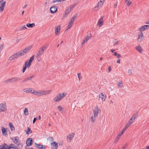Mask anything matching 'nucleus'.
I'll use <instances>...</instances> for the list:
<instances>
[{
    "mask_svg": "<svg viewBox=\"0 0 149 149\" xmlns=\"http://www.w3.org/2000/svg\"><path fill=\"white\" fill-rule=\"evenodd\" d=\"M67 95L66 92L59 93L54 98L53 100L55 102H59L64 98Z\"/></svg>",
    "mask_w": 149,
    "mask_h": 149,
    "instance_id": "f257e3e1",
    "label": "nucleus"
},
{
    "mask_svg": "<svg viewBox=\"0 0 149 149\" xmlns=\"http://www.w3.org/2000/svg\"><path fill=\"white\" fill-rule=\"evenodd\" d=\"M31 46L26 47L23 49L17 52L19 57L25 55L32 48Z\"/></svg>",
    "mask_w": 149,
    "mask_h": 149,
    "instance_id": "f03ea898",
    "label": "nucleus"
},
{
    "mask_svg": "<svg viewBox=\"0 0 149 149\" xmlns=\"http://www.w3.org/2000/svg\"><path fill=\"white\" fill-rule=\"evenodd\" d=\"M7 111V106L5 102L0 103V113Z\"/></svg>",
    "mask_w": 149,
    "mask_h": 149,
    "instance_id": "7ed1b4c3",
    "label": "nucleus"
},
{
    "mask_svg": "<svg viewBox=\"0 0 149 149\" xmlns=\"http://www.w3.org/2000/svg\"><path fill=\"white\" fill-rule=\"evenodd\" d=\"M76 17V16H73L70 19V21L68 22V25L66 27V30H68L71 28L73 25L74 21Z\"/></svg>",
    "mask_w": 149,
    "mask_h": 149,
    "instance_id": "20e7f679",
    "label": "nucleus"
},
{
    "mask_svg": "<svg viewBox=\"0 0 149 149\" xmlns=\"http://www.w3.org/2000/svg\"><path fill=\"white\" fill-rule=\"evenodd\" d=\"M93 115L94 116L97 117L98 113L101 112V110L99 109L97 106H96L93 109Z\"/></svg>",
    "mask_w": 149,
    "mask_h": 149,
    "instance_id": "39448f33",
    "label": "nucleus"
},
{
    "mask_svg": "<svg viewBox=\"0 0 149 149\" xmlns=\"http://www.w3.org/2000/svg\"><path fill=\"white\" fill-rule=\"evenodd\" d=\"M93 115L94 116L97 117L98 113L101 112V110L99 109L97 106H96L93 109Z\"/></svg>",
    "mask_w": 149,
    "mask_h": 149,
    "instance_id": "423d86ee",
    "label": "nucleus"
},
{
    "mask_svg": "<svg viewBox=\"0 0 149 149\" xmlns=\"http://www.w3.org/2000/svg\"><path fill=\"white\" fill-rule=\"evenodd\" d=\"M47 48V46L46 45H43L40 48L38 51L37 53V56H41Z\"/></svg>",
    "mask_w": 149,
    "mask_h": 149,
    "instance_id": "0eeeda50",
    "label": "nucleus"
},
{
    "mask_svg": "<svg viewBox=\"0 0 149 149\" xmlns=\"http://www.w3.org/2000/svg\"><path fill=\"white\" fill-rule=\"evenodd\" d=\"M6 2L4 0H0V13H2L3 11L6 6Z\"/></svg>",
    "mask_w": 149,
    "mask_h": 149,
    "instance_id": "6e6552de",
    "label": "nucleus"
},
{
    "mask_svg": "<svg viewBox=\"0 0 149 149\" xmlns=\"http://www.w3.org/2000/svg\"><path fill=\"white\" fill-rule=\"evenodd\" d=\"M75 134L74 132H71L66 136V140L68 142H70L74 137Z\"/></svg>",
    "mask_w": 149,
    "mask_h": 149,
    "instance_id": "1a4fd4ad",
    "label": "nucleus"
},
{
    "mask_svg": "<svg viewBox=\"0 0 149 149\" xmlns=\"http://www.w3.org/2000/svg\"><path fill=\"white\" fill-rule=\"evenodd\" d=\"M99 97L102 101H104L107 97V96L104 92L101 93L99 95Z\"/></svg>",
    "mask_w": 149,
    "mask_h": 149,
    "instance_id": "9d476101",
    "label": "nucleus"
},
{
    "mask_svg": "<svg viewBox=\"0 0 149 149\" xmlns=\"http://www.w3.org/2000/svg\"><path fill=\"white\" fill-rule=\"evenodd\" d=\"M104 3L103 1H102L101 0H100V1L98 2L97 5L95 6L94 8L95 10H98L99 9V8Z\"/></svg>",
    "mask_w": 149,
    "mask_h": 149,
    "instance_id": "9b49d317",
    "label": "nucleus"
},
{
    "mask_svg": "<svg viewBox=\"0 0 149 149\" xmlns=\"http://www.w3.org/2000/svg\"><path fill=\"white\" fill-rule=\"evenodd\" d=\"M103 17H101L97 22V25L99 27H101L103 24Z\"/></svg>",
    "mask_w": 149,
    "mask_h": 149,
    "instance_id": "f8f14e48",
    "label": "nucleus"
},
{
    "mask_svg": "<svg viewBox=\"0 0 149 149\" xmlns=\"http://www.w3.org/2000/svg\"><path fill=\"white\" fill-rule=\"evenodd\" d=\"M51 149H57L58 148V144L56 142H54L51 143Z\"/></svg>",
    "mask_w": 149,
    "mask_h": 149,
    "instance_id": "ddd939ff",
    "label": "nucleus"
},
{
    "mask_svg": "<svg viewBox=\"0 0 149 149\" xmlns=\"http://www.w3.org/2000/svg\"><path fill=\"white\" fill-rule=\"evenodd\" d=\"M11 139L15 144H17L19 142V138L18 136L13 137Z\"/></svg>",
    "mask_w": 149,
    "mask_h": 149,
    "instance_id": "4468645a",
    "label": "nucleus"
},
{
    "mask_svg": "<svg viewBox=\"0 0 149 149\" xmlns=\"http://www.w3.org/2000/svg\"><path fill=\"white\" fill-rule=\"evenodd\" d=\"M149 28V25H144L139 28V31H143Z\"/></svg>",
    "mask_w": 149,
    "mask_h": 149,
    "instance_id": "2eb2a0df",
    "label": "nucleus"
},
{
    "mask_svg": "<svg viewBox=\"0 0 149 149\" xmlns=\"http://www.w3.org/2000/svg\"><path fill=\"white\" fill-rule=\"evenodd\" d=\"M19 57L18 56V54L17 53H16L14 54L13 55L11 56L9 58V60L10 61H11L15 58H17Z\"/></svg>",
    "mask_w": 149,
    "mask_h": 149,
    "instance_id": "dca6fc26",
    "label": "nucleus"
},
{
    "mask_svg": "<svg viewBox=\"0 0 149 149\" xmlns=\"http://www.w3.org/2000/svg\"><path fill=\"white\" fill-rule=\"evenodd\" d=\"M35 144L36 147L39 149H45L46 148V146L45 145H40L36 143H35Z\"/></svg>",
    "mask_w": 149,
    "mask_h": 149,
    "instance_id": "f3484780",
    "label": "nucleus"
},
{
    "mask_svg": "<svg viewBox=\"0 0 149 149\" xmlns=\"http://www.w3.org/2000/svg\"><path fill=\"white\" fill-rule=\"evenodd\" d=\"M50 10L52 13H54L56 12L57 8L56 6H53L51 7Z\"/></svg>",
    "mask_w": 149,
    "mask_h": 149,
    "instance_id": "a211bd4d",
    "label": "nucleus"
},
{
    "mask_svg": "<svg viewBox=\"0 0 149 149\" xmlns=\"http://www.w3.org/2000/svg\"><path fill=\"white\" fill-rule=\"evenodd\" d=\"M61 27L60 26H56L55 28V35H58L59 33Z\"/></svg>",
    "mask_w": 149,
    "mask_h": 149,
    "instance_id": "6ab92c4d",
    "label": "nucleus"
},
{
    "mask_svg": "<svg viewBox=\"0 0 149 149\" xmlns=\"http://www.w3.org/2000/svg\"><path fill=\"white\" fill-rule=\"evenodd\" d=\"M32 139L31 138H28L26 141V144L28 146H30L31 145Z\"/></svg>",
    "mask_w": 149,
    "mask_h": 149,
    "instance_id": "aec40b11",
    "label": "nucleus"
},
{
    "mask_svg": "<svg viewBox=\"0 0 149 149\" xmlns=\"http://www.w3.org/2000/svg\"><path fill=\"white\" fill-rule=\"evenodd\" d=\"M34 95L38 96H41L42 95V90H39L35 91Z\"/></svg>",
    "mask_w": 149,
    "mask_h": 149,
    "instance_id": "412c9836",
    "label": "nucleus"
},
{
    "mask_svg": "<svg viewBox=\"0 0 149 149\" xmlns=\"http://www.w3.org/2000/svg\"><path fill=\"white\" fill-rule=\"evenodd\" d=\"M51 91V90H42V95L49 94Z\"/></svg>",
    "mask_w": 149,
    "mask_h": 149,
    "instance_id": "4be33fe9",
    "label": "nucleus"
},
{
    "mask_svg": "<svg viewBox=\"0 0 149 149\" xmlns=\"http://www.w3.org/2000/svg\"><path fill=\"white\" fill-rule=\"evenodd\" d=\"M135 49L139 53H141L143 51L142 48L140 45L136 46Z\"/></svg>",
    "mask_w": 149,
    "mask_h": 149,
    "instance_id": "5701e85b",
    "label": "nucleus"
},
{
    "mask_svg": "<svg viewBox=\"0 0 149 149\" xmlns=\"http://www.w3.org/2000/svg\"><path fill=\"white\" fill-rule=\"evenodd\" d=\"M143 36V33L142 32L140 33L138 36V41H141L142 40Z\"/></svg>",
    "mask_w": 149,
    "mask_h": 149,
    "instance_id": "b1692460",
    "label": "nucleus"
},
{
    "mask_svg": "<svg viewBox=\"0 0 149 149\" xmlns=\"http://www.w3.org/2000/svg\"><path fill=\"white\" fill-rule=\"evenodd\" d=\"M96 117L95 116H94L93 115L90 118V120L92 123H94L96 120Z\"/></svg>",
    "mask_w": 149,
    "mask_h": 149,
    "instance_id": "393cba45",
    "label": "nucleus"
},
{
    "mask_svg": "<svg viewBox=\"0 0 149 149\" xmlns=\"http://www.w3.org/2000/svg\"><path fill=\"white\" fill-rule=\"evenodd\" d=\"M16 148L17 146L15 144H11L8 147V149H10L11 148L16 149Z\"/></svg>",
    "mask_w": 149,
    "mask_h": 149,
    "instance_id": "a878e982",
    "label": "nucleus"
},
{
    "mask_svg": "<svg viewBox=\"0 0 149 149\" xmlns=\"http://www.w3.org/2000/svg\"><path fill=\"white\" fill-rule=\"evenodd\" d=\"M57 108L59 111L62 113H64L65 111V109L63 108L61 106H57Z\"/></svg>",
    "mask_w": 149,
    "mask_h": 149,
    "instance_id": "bb28decb",
    "label": "nucleus"
},
{
    "mask_svg": "<svg viewBox=\"0 0 149 149\" xmlns=\"http://www.w3.org/2000/svg\"><path fill=\"white\" fill-rule=\"evenodd\" d=\"M25 132H26V134L29 135L32 133V130L29 127H27V130H25Z\"/></svg>",
    "mask_w": 149,
    "mask_h": 149,
    "instance_id": "cd10ccee",
    "label": "nucleus"
},
{
    "mask_svg": "<svg viewBox=\"0 0 149 149\" xmlns=\"http://www.w3.org/2000/svg\"><path fill=\"white\" fill-rule=\"evenodd\" d=\"M31 65V64L28 61H26L24 63V65L27 68H29Z\"/></svg>",
    "mask_w": 149,
    "mask_h": 149,
    "instance_id": "c85d7f7f",
    "label": "nucleus"
},
{
    "mask_svg": "<svg viewBox=\"0 0 149 149\" xmlns=\"http://www.w3.org/2000/svg\"><path fill=\"white\" fill-rule=\"evenodd\" d=\"M8 147L7 145L5 143L0 146V149H6Z\"/></svg>",
    "mask_w": 149,
    "mask_h": 149,
    "instance_id": "c756f323",
    "label": "nucleus"
},
{
    "mask_svg": "<svg viewBox=\"0 0 149 149\" xmlns=\"http://www.w3.org/2000/svg\"><path fill=\"white\" fill-rule=\"evenodd\" d=\"M26 26L28 28H31L35 26V24L34 23H27L26 24Z\"/></svg>",
    "mask_w": 149,
    "mask_h": 149,
    "instance_id": "7c9ffc66",
    "label": "nucleus"
},
{
    "mask_svg": "<svg viewBox=\"0 0 149 149\" xmlns=\"http://www.w3.org/2000/svg\"><path fill=\"white\" fill-rule=\"evenodd\" d=\"M2 133L3 135H4L5 136H6V135H7V134L6 132V129L5 128H4V127H2Z\"/></svg>",
    "mask_w": 149,
    "mask_h": 149,
    "instance_id": "2f4dec72",
    "label": "nucleus"
},
{
    "mask_svg": "<svg viewBox=\"0 0 149 149\" xmlns=\"http://www.w3.org/2000/svg\"><path fill=\"white\" fill-rule=\"evenodd\" d=\"M125 1L126 5L128 6L130 5L132 3L130 0H125Z\"/></svg>",
    "mask_w": 149,
    "mask_h": 149,
    "instance_id": "473e14b6",
    "label": "nucleus"
},
{
    "mask_svg": "<svg viewBox=\"0 0 149 149\" xmlns=\"http://www.w3.org/2000/svg\"><path fill=\"white\" fill-rule=\"evenodd\" d=\"M29 93H31L33 94L34 95V93H35V91L34 89L32 88H29Z\"/></svg>",
    "mask_w": 149,
    "mask_h": 149,
    "instance_id": "72a5a7b5",
    "label": "nucleus"
},
{
    "mask_svg": "<svg viewBox=\"0 0 149 149\" xmlns=\"http://www.w3.org/2000/svg\"><path fill=\"white\" fill-rule=\"evenodd\" d=\"M123 84L122 81H119L118 84V88H121L123 86Z\"/></svg>",
    "mask_w": 149,
    "mask_h": 149,
    "instance_id": "f704fd0d",
    "label": "nucleus"
},
{
    "mask_svg": "<svg viewBox=\"0 0 149 149\" xmlns=\"http://www.w3.org/2000/svg\"><path fill=\"white\" fill-rule=\"evenodd\" d=\"M34 55H33L30 58L28 62H29L31 64L32 62L34 60Z\"/></svg>",
    "mask_w": 149,
    "mask_h": 149,
    "instance_id": "c9c22d12",
    "label": "nucleus"
},
{
    "mask_svg": "<svg viewBox=\"0 0 149 149\" xmlns=\"http://www.w3.org/2000/svg\"><path fill=\"white\" fill-rule=\"evenodd\" d=\"M9 126L12 131H13L15 130V128L11 123H9Z\"/></svg>",
    "mask_w": 149,
    "mask_h": 149,
    "instance_id": "e433bc0d",
    "label": "nucleus"
},
{
    "mask_svg": "<svg viewBox=\"0 0 149 149\" xmlns=\"http://www.w3.org/2000/svg\"><path fill=\"white\" fill-rule=\"evenodd\" d=\"M24 114L26 115H27L29 114V112L28 108H25L24 110Z\"/></svg>",
    "mask_w": 149,
    "mask_h": 149,
    "instance_id": "4c0bfd02",
    "label": "nucleus"
},
{
    "mask_svg": "<svg viewBox=\"0 0 149 149\" xmlns=\"http://www.w3.org/2000/svg\"><path fill=\"white\" fill-rule=\"evenodd\" d=\"M19 80V79L18 77H13L12 78L13 82H15L18 81Z\"/></svg>",
    "mask_w": 149,
    "mask_h": 149,
    "instance_id": "58836bf2",
    "label": "nucleus"
},
{
    "mask_svg": "<svg viewBox=\"0 0 149 149\" xmlns=\"http://www.w3.org/2000/svg\"><path fill=\"white\" fill-rule=\"evenodd\" d=\"M78 77L79 79V81H80L82 79V77L81 75V74L80 73H77Z\"/></svg>",
    "mask_w": 149,
    "mask_h": 149,
    "instance_id": "ea45409f",
    "label": "nucleus"
},
{
    "mask_svg": "<svg viewBox=\"0 0 149 149\" xmlns=\"http://www.w3.org/2000/svg\"><path fill=\"white\" fill-rule=\"evenodd\" d=\"M91 37L92 35L91 33H90L89 34L87 35L85 37V38H86L87 40H88L91 38Z\"/></svg>",
    "mask_w": 149,
    "mask_h": 149,
    "instance_id": "a19ab883",
    "label": "nucleus"
},
{
    "mask_svg": "<svg viewBox=\"0 0 149 149\" xmlns=\"http://www.w3.org/2000/svg\"><path fill=\"white\" fill-rule=\"evenodd\" d=\"M22 147V143H19L17 145V147L16 149H21Z\"/></svg>",
    "mask_w": 149,
    "mask_h": 149,
    "instance_id": "79ce46f5",
    "label": "nucleus"
},
{
    "mask_svg": "<svg viewBox=\"0 0 149 149\" xmlns=\"http://www.w3.org/2000/svg\"><path fill=\"white\" fill-rule=\"evenodd\" d=\"M113 54L114 56H116L118 58H120L121 57V56L120 54L117 53L116 52H115Z\"/></svg>",
    "mask_w": 149,
    "mask_h": 149,
    "instance_id": "37998d69",
    "label": "nucleus"
},
{
    "mask_svg": "<svg viewBox=\"0 0 149 149\" xmlns=\"http://www.w3.org/2000/svg\"><path fill=\"white\" fill-rule=\"evenodd\" d=\"M5 83H10L11 82H13L12 81V78L8 79L5 81Z\"/></svg>",
    "mask_w": 149,
    "mask_h": 149,
    "instance_id": "c03bdc74",
    "label": "nucleus"
},
{
    "mask_svg": "<svg viewBox=\"0 0 149 149\" xmlns=\"http://www.w3.org/2000/svg\"><path fill=\"white\" fill-rule=\"evenodd\" d=\"M65 0H54L53 1L52 3H55L57 2H61L62 1H64Z\"/></svg>",
    "mask_w": 149,
    "mask_h": 149,
    "instance_id": "a18cd8bd",
    "label": "nucleus"
},
{
    "mask_svg": "<svg viewBox=\"0 0 149 149\" xmlns=\"http://www.w3.org/2000/svg\"><path fill=\"white\" fill-rule=\"evenodd\" d=\"M132 123V122L129 120L128 122L125 125L127 127H128Z\"/></svg>",
    "mask_w": 149,
    "mask_h": 149,
    "instance_id": "49530a36",
    "label": "nucleus"
},
{
    "mask_svg": "<svg viewBox=\"0 0 149 149\" xmlns=\"http://www.w3.org/2000/svg\"><path fill=\"white\" fill-rule=\"evenodd\" d=\"M29 88H25L23 89V91L24 92H25L27 93H29Z\"/></svg>",
    "mask_w": 149,
    "mask_h": 149,
    "instance_id": "de8ad7c7",
    "label": "nucleus"
},
{
    "mask_svg": "<svg viewBox=\"0 0 149 149\" xmlns=\"http://www.w3.org/2000/svg\"><path fill=\"white\" fill-rule=\"evenodd\" d=\"M135 118V117L134 116H132L129 120L133 123L134 121Z\"/></svg>",
    "mask_w": 149,
    "mask_h": 149,
    "instance_id": "09e8293b",
    "label": "nucleus"
},
{
    "mask_svg": "<svg viewBox=\"0 0 149 149\" xmlns=\"http://www.w3.org/2000/svg\"><path fill=\"white\" fill-rule=\"evenodd\" d=\"M88 40H87L85 38L84 39L82 42L81 43V45H83L84 44L86 43Z\"/></svg>",
    "mask_w": 149,
    "mask_h": 149,
    "instance_id": "8fccbe9b",
    "label": "nucleus"
},
{
    "mask_svg": "<svg viewBox=\"0 0 149 149\" xmlns=\"http://www.w3.org/2000/svg\"><path fill=\"white\" fill-rule=\"evenodd\" d=\"M120 138L119 137H118L117 136L116 138L115 139L114 141V143H116L119 140Z\"/></svg>",
    "mask_w": 149,
    "mask_h": 149,
    "instance_id": "3c124183",
    "label": "nucleus"
},
{
    "mask_svg": "<svg viewBox=\"0 0 149 149\" xmlns=\"http://www.w3.org/2000/svg\"><path fill=\"white\" fill-rule=\"evenodd\" d=\"M70 9L68 8L65 10L64 13L67 15H68V14L70 13Z\"/></svg>",
    "mask_w": 149,
    "mask_h": 149,
    "instance_id": "603ef678",
    "label": "nucleus"
},
{
    "mask_svg": "<svg viewBox=\"0 0 149 149\" xmlns=\"http://www.w3.org/2000/svg\"><path fill=\"white\" fill-rule=\"evenodd\" d=\"M128 73L129 75L131 76L132 74V71L130 69L128 70Z\"/></svg>",
    "mask_w": 149,
    "mask_h": 149,
    "instance_id": "864d4df0",
    "label": "nucleus"
},
{
    "mask_svg": "<svg viewBox=\"0 0 149 149\" xmlns=\"http://www.w3.org/2000/svg\"><path fill=\"white\" fill-rule=\"evenodd\" d=\"M68 15L64 13L63 15V16L61 19L62 20H63L65 19V18L67 17Z\"/></svg>",
    "mask_w": 149,
    "mask_h": 149,
    "instance_id": "5fc2aeb1",
    "label": "nucleus"
},
{
    "mask_svg": "<svg viewBox=\"0 0 149 149\" xmlns=\"http://www.w3.org/2000/svg\"><path fill=\"white\" fill-rule=\"evenodd\" d=\"M27 68L24 65L22 70L23 73H24V72Z\"/></svg>",
    "mask_w": 149,
    "mask_h": 149,
    "instance_id": "6e6d98bb",
    "label": "nucleus"
},
{
    "mask_svg": "<svg viewBox=\"0 0 149 149\" xmlns=\"http://www.w3.org/2000/svg\"><path fill=\"white\" fill-rule=\"evenodd\" d=\"M4 44H2L0 45V50H2L3 48Z\"/></svg>",
    "mask_w": 149,
    "mask_h": 149,
    "instance_id": "4d7b16f0",
    "label": "nucleus"
},
{
    "mask_svg": "<svg viewBox=\"0 0 149 149\" xmlns=\"http://www.w3.org/2000/svg\"><path fill=\"white\" fill-rule=\"evenodd\" d=\"M33 77L34 76L33 75L28 77L27 78L28 80H31Z\"/></svg>",
    "mask_w": 149,
    "mask_h": 149,
    "instance_id": "13d9d810",
    "label": "nucleus"
},
{
    "mask_svg": "<svg viewBox=\"0 0 149 149\" xmlns=\"http://www.w3.org/2000/svg\"><path fill=\"white\" fill-rule=\"evenodd\" d=\"M21 29L22 30H24L27 29V28L24 25L22 27Z\"/></svg>",
    "mask_w": 149,
    "mask_h": 149,
    "instance_id": "bf43d9fd",
    "label": "nucleus"
},
{
    "mask_svg": "<svg viewBox=\"0 0 149 149\" xmlns=\"http://www.w3.org/2000/svg\"><path fill=\"white\" fill-rule=\"evenodd\" d=\"M28 81V79L27 78L24 79L22 81V83Z\"/></svg>",
    "mask_w": 149,
    "mask_h": 149,
    "instance_id": "052dcab7",
    "label": "nucleus"
},
{
    "mask_svg": "<svg viewBox=\"0 0 149 149\" xmlns=\"http://www.w3.org/2000/svg\"><path fill=\"white\" fill-rule=\"evenodd\" d=\"M63 141H60L59 142L58 144L59 146H62L63 145Z\"/></svg>",
    "mask_w": 149,
    "mask_h": 149,
    "instance_id": "680f3d73",
    "label": "nucleus"
},
{
    "mask_svg": "<svg viewBox=\"0 0 149 149\" xmlns=\"http://www.w3.org/2000/svg\"><path fill=\"white\" fill-rule=\"evenodd\" d=\"M123 134L121 133L120 132H119L118 135L117 136L120 138L121 136Z\"/></svg>",
    "mask_w": 149,
    "mask_h": 149,
    "instance_id": "e2e57ef3",
    "label": "nucleus"
},
{
    "mask_svg": "<svg viewBox=\"0 0 149 149\" xmlns=\"http://www.w3.org/2000/svg\"><path fill=\"white\" fill-rule=\"evenodd\" d=\"M128 128V127H127V126H125V127L123 128V130L125 132V130H126Z\"/></svg>",
    "mask_w": 149,
    "mask_h": 149,
    "instance_id": "0e129e2a",
    "label": "nucleus"
},
{
    "mask_svg": "<svg viewBox=\"0 0 149 149\" xmlns=\"http://www.w3.org/2000/svg\"><path fill=\"white\" fill-rule=\"evenodd\" d=\"M108 69V72H110L111 70V67L110 66L109 67Z\"/></svg>",
    "mask_w": 149,
    "mask_h": 149,
    "instance_id": "69168bd1",
    "label": "nucleus"
},
{
    "mask_svg": "<svg viewBox=\"0 0 149 149\" xmlns=\"http://www.w3.org/2000/svg\"><path fill=\"white\" fill-rule=\"evenodd\" d=\"M145 23L147 24H149V18L146 21Z\"/></svg>",
    "mask_w": 149,
    "mask_h": 149,
    "instance_id": "338daca9",
    "label": "nucleus"
},
{
    "mask_svg": "<svg viewBox=\"0 0 149 149\" xmlns=\"http://www.w3.org/2000/svg\"><path fill=\"white\" fill-rule=\"evenodd\" d=\"M20 40V38H17L16 40V42H18Z\"/></svg>",
    "mask_w": 149,
    "mask_h": 149,
    "instance_id": "774afa93",
    "label": "nucleus"
}]
</instances>
